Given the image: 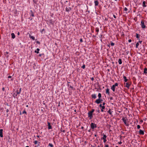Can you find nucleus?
<instances>
[{"label": "nucleus", "instance_id": "8fccbe9b", "mask_svg": "<svg viewBox=\"0 0 147 147\" xmlns=\"http://www.w3.org/2000/svg\"><path fill=\"white\" fill-rule=\"evenodd\" d=\"M102 35H100V37L101 38V40H102Z\"/></svg>", "mask_w": 147, "mask_h": 147}, {"label": "nucleus", "instance_id": "4c0bfd02", "mask_svg": "<svg viewBox=\"0 0 147 147\" xmlns=\"http://www.w3.org/2000/svg\"><path fill=\"white\" fill-rule=\"evenodd\" d=\"M44 30H45V29H42V30L40 31V32H41V33H42V32H43V31H44Z\"/></svg>", "mask_w": 147, "mask_h": 147}, {"label": "nucleus", "instance_id": "f8f14e48", "mask_svg": "<svg viewBox=\"0 0 147 147\" xmlns=\"http://www.w3.org/2000/svg\"><path fill=\"white\" fill-rule=\"evenodd\" d=\"M71 10V8L70 7H66V11H67L68 12L70 11Z\"/></svg>", "mask_w": 147, "mask_h": 147}, {"label": "nucleus", "instance_id": "a19ab883", "mask_svg": "<svg viewBox=\"0 0 147 147\" xmlns=\"http://www.w3.org/2000/svg\"><path fill=\"white\" fill-rule=\"evenodd\" d=\"M22 113L23 114H24V113H25V114H26V111H24L23 112H22Z\"/></svg>", "mask_w": 147, "mask_h": 147}, {"label": "nucleus", "instance_id": "f704fd0d", "mask_svg": "<svg viewBox=\"0 0 147 147\" xmlns=\"http://www.w3.org/2000/svg\"><path fill=\"white\" fill-rule=\"evenodd\" d=\"M31 12H32L31 14V16H32V17H34V14L33 12L32 11H31Z\"/></svg>", "mask_w": 147, "mask_h": 147}, {"label": "nucleus", "instance_id": "9d476101", "mask_svg": "<svg viewBox=\"0 0 147 147\" xmlns=\"http://www.w3.org/2000/svg\"><path fill=\"white\" fill-rule=\"evenodd\" d=\"M139 133L140 135H143L144 134V132L143 130L140 129L139 131Z\"/></svg>", "mask_w": 147, "mask_h": 147}, {"label": "nucleus", "instance_id": "680f3d73", "mask_svg": "<svg viewBox=\"0 0 147 147\" xmlns=\"http://www.w3.org/2000/svg\"><path fill=\"white\" fill-rule=\"evenodd\" d=\"M18 35H19V34H20L19 32H18Z\"/></svg>", "mask_w": 147, "mask_h": 147}, {"label": "nucleus", "instance_id": "0e129e2a", "mask_svg": "<svg viewBox=\"0 0 147 147\" xmlns=\"http://www.w3.org/2000/svg\"><path fill=\"white\" fill-rule=\"evenodd\" d=\"M70 87L71 88H73V87H72V86H70Z\"/></svg>", "mask_w": 147, "mask_h": 147}, {"label": "nucleus", "instance_id": "ea45409f", "mask_svg": "<svg viewBox=\"0 0 147 147\" xmlns=\"http://www.w3.org/2000/svg\"><path fill=\"white\" fill-rule=\"evenodd\" d=\"M85 65H83V66H82V68L83 69H84L85 68Z\"/></svg>", "mask_w": 147, "mask_h": 147}, {"label": "nucleus", "instance_id": "e433bc0d", "mask_svg": "<svg viewBox=\"0 0 147 147\" xmlns=\"http://www.w3.org/2000/svg\"><path fill=\"white\" fill-rule=\"evenodd\" d=\"M140 126L139 125H138L137 126V128L138 129H139L140 128Z\"/></svg>", "mask_w": 147, "mask_h": 147}, {"label": "nucleus", "instance_id": "37998d69", "mask_svg": "<svg viewBox=\"0 0 147 147\" xmlns=\"http://www.w3.org/2000/svg\"><path fill=\"white\" fill-rule=\"evenodd\" d=\"M131 42V39H130L128 40L129 42Z\"/></svg>", "mask_w": 147, "mask_h": 147}, {"label": "nucleus", "instance_id": "603ef678", "mask_svg": "<svg viewBox=\"0 0 147 147\" xmlns=\"http://www.w3.org/2000/svg\"><path fill=\"white\" fill-rule=\"evenodd\" d=\"M102 104H100L99 105V106H100V107L101 108V107H102Z\"/></svg>", "mask_w": 147, "mask_h": 147}, {"label": "nucleus", "instance_id": "de8ad7c7", "mask_svg": "<svg viewBox=\"0 0 147 147\" xmlns=\"http://www.w3.org/2000/svg\"><path fill=\"white\" fill-rule=\"evenodd\" d=\"M113 16L114 17V18H116V16L114 14L113 15Z\"/></svg>", "mask_w": 147, "mask_h": 147}, {"label": "nucleus", "instance_id": "58836bf2", "mask_svg": "<svg viewBox=\"0 0 147 147\" xmlns=\"http://www.w3.org/2000/svg\"><path fill=\"white\" fill-rule=\"evenodd\" d=\"M124 10L125 11H127V7H125L124 8Z\"/></svg>", "mask_w": 147, "mask_h": 147}, {"label": "nucleus", "instance_id": "bb28decb", "mask_svg": "<svg viewBox=\"0 0 147 147\" xmlns=\"http://www.w3.org/2000/svg\"><path fill=\"white\" fill-rule=\"evenodd\" d=\"M39 50L40 49H39L37 48L36 49V50L35 51V52L36 53H38Z\"/></svg>", "mask_w": 147, "mask_h": 147}, {"label": "nucleus", "instance_id": "dca6fc26", "mask_svg": "<svg viewBox=\"0 0 147 147\" xmlns=\"http://www.w3.org/2000/svg\"><path fill=\"white\" fill-rule=\"evenodd\" d=\"M109 91V88H107L106 90V93L108 95H109L110 94V92Z\"/></svg>", "mask_w": 147, "mask_h": 147}, {"label": "nucleus", "instance_id": "5fc2aeb1", "mask_svg": "<svg viewBox=\"0 0 147 147\" xmlns=\"http://www.w3.org/2000/svg\"><path fill=\"white\" fill-rule=\"evenodd\" d=\"M105 102H104L102 104V105H103V106H104L105 105Z\"/></svg>", "mask_w": 147, "mask_h": 147}, {"label": "nucleus", "instance_id": "20e7f679", "mask_svg": "<svg viewBox=\"0 0 147 147\" xmlns=\"http://www.w3.org/2000/svg\"><path fill=\"white\" fill-rule=\"evenodd\" d=\"M90 127L91 128L93 129L96 127V125L94 123H92L90 124Z\"/></svg>", "mask_w": 147, "mask_h": 147}, {"label": "nucleus", "instance_id": "864d4df0", "mask_svg": "<svg viewBox=\"0 0 147 147\" xmlns=\"http://www.w3.org/2000/svg\"><path fill=\"white\" fill-rule=\"evenodd\" d=\"M139 42L140 44H141L142 42V41H139Z\"/></svg>", "mask_w": 147, "mask_h": 147}, {"label": "nucleus", "instance_id": "cd10ccee", "mask_svg": "<svg viewBox=\"0 0 147 147\" xmlns=\"http://www.w3.org/2000/svg\"><path fill=\"white\" fill-rule=\"evenodd\" d=\"M98 98L101 99V94L100 93H98Z\"/></svg>", "mask_w": 147, "mask_h": 147}, {"label": "nucleus", "instance_id": "c9c22d12", "mask_svg": "<svg viewBox=\"0 0 147 147\" xmlns=\"http://www.w3.org/2000/svg\"><path fill=\"white\" fill-rule=\"evenodd\" d=\"M94 109H92L91 111H90L93 113L94 112Z\"/></svg>", "mask_w": 147, "mask_h": 147}, {"label": "nucleus", "instance_id": "412c9836", "mask_svg": "<svg viewBox=\"0 0 147 147\" xmlns=\"http://www.w3.org/2000/svg\"><path fill=\"white\" fill-rule=\"evenodd\" d=\"M29 37L33 40H35V37L33 36H31L30 34L29 35Z\"/></svg>", "mask_w": 147, "mask_h": 147}, {"label": "nucleus", "instance_id": "f03ea898", "mask_svg": "<svg viewBox=\"0 0 147 147\" xmlns=\"http://www.w3.org/2000/svg\"><path fill=\"white\" fill-rule=\"evenodd\" d=\"M122 120L124 122L125 124L127 126H128L129 125L128 121V119L126 118H122Z\"/></svg>", "mask_w": 147, "mask_h": 147}, {"label": "nucleus", "instance_id": "13d9d810", "mask_svg": "<svg viewBox=\"0 0 147 147\" xmlns=\"http://www.w3.org/2000/svg\"><path fill=\"white\" fill-rule=\"evenodd\" d=\"M8 111H9V110H8V109H7V110H6V112H7H7H8Z\"/></svg>", "mask_w": 147, "mask_h": 147}, {"label": "nucleus", "instance_id": "49530a36", "mask_svg": "<svg viewBox=\"0 0 147 147\" xmlns=\"http://www.w3.org/2000/svg\"><path fill=\"white\" fill-rule=\"evenodd\" d=\"M109 147V145L108 144H106L105 146V147Z\"/></svg>", "mask_w": 147, "mask_h": 147}, {"label": "nucleus", "instance_id": "393cba45", "mask_svg": "<svg viewBox=\"0 0 147 147\" xmlns=\"http://www.w3.org/2000/svg\"><path fill=\"white\" fill-rule=\"evenodd\" d=\"M144 73L145 74H147V68H144Z\"/></svg>", "mask_w": 147, "mask_h": 147}, {"label": "nucleus", "instance_id": "e2e57ef3", "mask_svg": "<svg viewBox=\"0 0 147 147\" xmlns=\"http://www.w3.org/2000/svg\"><path fill=\"white\" fill-rule=\"evenodd\" d=\"M25 147H29L28 146H26Z\"/></svg>", "mask_w": 147, "mask_h": 147}, {"label": "nucleus", "instance_id": "473e14b6", "mask_svg": "<svg viewBox=\"0 0 147 147\" xmlns=\"http://www.w3.org/2000/svg\"><path fill=\"white\" fill-rule=\"evenodd\" d=\"M33 143L35 144H37V143L38 141H37L35 140L34 142Z\"/></svg>", "mask_w": 147, "mask_h": 147}, {"label": "nucleus", "instance_id": "2f4dec72", "mask_svg": "<svg viewBox=\"0 0 147 147\" xmlns=\"http://www.w3.org/2000/svg\"><path fill=\"white\" fill-rule=\"evenodd\" d=\"M113 86H114L115 87L117 86H118V84L116 83L114 85H113Z\"/></svg>", "mask_w": 147, "mask_h": 147}, {"label": "nucleus", "instance_id": "774afa93", "mask_svg": "<svg viewBox=\"0 0 147 147\" xmlns=\"http://www.w3.org/2000/svg\"><path fill=\"white\" fill-rule=\"evenodd\" d=\"M115 147H119L118 146H115Z\"/></svg>", "mask_w": 147, "mask_h": 147}, {"label": "nucleus", "instance_id": "69168bd1", "mask_svg": "<svg viewBox=\"0 0 147 147\" xmlns=\"http://www.w3.org/2000/svg\"><path fill=\"white\" fill-rule=\"evenodd\" d=\"M13 79H11V81H13Z\"/></svg>", "mask_w": 147, "mask_h": 147}, {"label": "nucleus", "instance_id": "39448f33", "mask_svg": "<svg viewBox=\"0 0 147 147\" xmlns=\"http://www.w3.org/2000/svg\"><path fill=\"white\" fill-rule=\"evenodd\" d=\"M103 137L102 138V139L103 140V142L104 143H105L106 141V138L107 137V136L106 135L104 134H103Z\"/></svg>", "mask_w": 147, "mask_h": 147}, {"label": "nucleus", "instance_id": "f257e3e1", "mask_svg": "<svg viewBox=\"0 0 147 147\" xmlns=\"http://www.w3.org/2000/svg\"><path fill=\"white\" fill-rule=\"evenodd\" d=\"M21 91V88H20L19 90L18 89L16 91L13 93V96L15 98H18V95L20 94Z\"/></svg>", "mask_w": 147, "mask_h": 147}, {"label": "nucleus", "instance_id": "b1692460", "mask_svg": "<svg viewBox=\"0 0 147 147\" xmlns=\"http://www.w3.org/2000/svg\"><path fill=\"white\" fill-rule=\"evenodd\" d=\"M118 62L119 64H121L122 63V60L121 59H119L118 60Z\"/></svg>", "mask_w": 147, "mask_h": 147}, {"label": "nucleus", "instance_id": "0eeeda50", "mask_svg": "<svg viewBox=\"0 0 147 147\" xmlns=\"http://www.w3.org/2000/svg\"><path fill=\"white\" fill-rule=\"evenodd\" d=\"M102 101V99H100V98H98V99H96L95 100V103H96L97 104H99Z\"/></svg>", "mask_w": 147, "mask_h": 147}, {"label": "nucleus", "instance_id": "aec40b11", "mask_svg": "<svg viewBox=\"0 0 147 147\" xmlns=\"http://www.w3.org/2000/svg\"><path fill=\"white\" fill-rule=\"evenodd\" d=\"M11 38L13 39L15 37V35L14 34V33H12L11 34Z\"/></svg>", "mask_w": 147, "mask_h": 147}, {"label": "nucleus", "instance_id": "7c9ffc66", "mask_svg": "<svg viewBox=\"0 0 147 147\" xmlns=\"http://www.w3.org/2000/svg\"><path fill=\"white\" fill-rule=\"evenodd\" d=\"M139 42H137L136 44V48H137L139 46Z\"/></svg>", "mask_w": 147, "mask_h": 147}, {"label": "nucleus", "instance_id": "3c124183", "mask_svg": "<svg viewBox=\"0 0 147 147\" xmlns=\"http://www.w3.org/2000/svg\"><path fill=\"white\" fill-rule=\"evenodd\" d=\"M11 76H9L8 77V78H11Z\"/></svg>", "mask_w": 147, "mask_h": 147}, {"label": "nucleus", "instance_id": "1a4fd4ad", "mask_svg": "<svg viewBox=\"0 0 147 147\" xmlns=\"http://www.w3.org/2000/svg\"><path fill=\"white\" fill-rule=\"evenodd\" d=\"M47 22L49 23L50 24H53L54 23V21H53L52 19H49L47 20Z\"/></svg>", "mask_w": 147, "mask_h": 147}, {"label": "nucleus", "instance_id": "c03bdc74", "mask_svg": "<svg viewBox=\"0 0 147 147\" xmlns=\"http://www.w3.org/2000/svg\"><path fill=\"white\" fill-rule=\"evenodd\" d=\"M90 79L92 81H93L94 80V78L93 77H92V78H90Z\"/></svg>", "mask_w": 147, "mask_h": 147}, {"label": "nucleus", "instance_id": "338daca9", "mask_svg": "<svg viewBox=\"0 0 147 147\" xmlns=\"http://www.w3.org/2000/svg\"><path fill=\"white\" fill-rule=\"evenodd\" d=\"M96 136V135H95V136Z\"/></svg>", "mask_w": 147, "mask_h": 147}, {"label": "nucleus", "instance_id": "6ab92c4d", "mask_svg": "<svg viewBox=\"0 0 147 147\" xmlns=\"http://www.w3.org/2000/svg\"><path fill=\"white\" fill-rule=\"evenodd\" d=\"M95 5V6H97L98 4V1L96 0L94 1Z\"/></svg>", "mask_w": 147, "mask_h": 147}, {"label": "nucleus", "instance_id": "6e6552de", "mask_svg": "<svg viewBox=\"0 0 147 147\" xmlns=\"http://www.w3.org/2000/svg\"><path fill=\"white\" fill-rule=\"evenodd\" d=\"M131 84V82H127L126 83V85L125 86V87L127 88H129L130 85Z\"/></svg>", "mask_w": 147, "mask_h": 147}, {"label": "nucleus", "instance_id": "4468645a", "mask_svg": "<svg viewBox=\"0 0 147 147\" xmlns=\"http://www.w3.org/2000/svg\"><path fill=\"white\" fill-rule=\"evenodd\" d=\"M115 87L114 86H112L111 87V89L114 92L115 91Z\"/></svg>", "mask_w": 147, "mask_h": 147}, {"label": "nucleus", "instance_id": "4be33fe9", "mask_svg": "<svg viewBox=\"0 0 147 147\" xmlns=\"http://www.w3.org/2000/svg\"><path fill=\"white\" fill-rule=\"evenodd\" d=\"M142 3V6L143 7H146V2L145 1H143Z\"/></svg>", "mask_w": 147, "mask_h": 147}, {"label": "nucleus", "instance_id": "7ed1b4c3", "mask_svg": "<svg viewBox=\"0 0 147 147\" xmlns=\"http://www.w3.org/2000/svg\"><path fill=\"white\" fill-rule=\"evenodd\" d=\"M145 21L144 20H142L141 22V27L142 28H145L146 27V26L144 24Z\"/></svg>", "mask_w": 147, "mask_h": 147}, {"label": "nucleus", "instance_id": "72a5a7b5", "mask_svg": "<svg viewBox=\"0 0 147 147\" xmlns=\"http://www.w3.org/2000/svg\"><path fill=\"white\" fill-rule=\"evenodd\" d=\"M115 45V44L113 43V42H111V46H113Z\"/></svg>", "mask_w": 147, "mask_h": 147}, {"label": "nucleus", "instance_id": "423d86ee", "mask_svg": "<svg viewBox=\"0 0 147 147\" xmlns=\"http://www.w3.org/2000/svg\"><path fill=\"white\" fill-rule=\"evenodd\" d=\"M88 116L90 118V119H91L92 118V113L90 112V111L88 112Z\"/></svg>", "mask_w": 147, "mask_h": 147}, {"label": "nucleus", "instance_id": "c756f323", "mask_svg": "<svg viewBox=\"0 0 147 147\" xmlns=\"http://www.w3.org/2000/svg\"><path fill=\"white\" fill-rule=\"evenodd\" d=\"M136 38H140V36L139 35V34H138L137 33H136Z\"/></svg>", "mask_w": 147, "mask_h": 147}, {"label": "nucleus", "instance_id": "6e6d98bb", "mask_svg": "<svg viewBox=\"0 0 147 147\" xmlns=\"http://www.w3.org/2000/svg\"><path fill=\"white\" fill-rule=\"evenodd\" d=\"M36 42L38 44H39L40 43V42L38 41H37Z\"/></svg>", "mask_w": 147, "mask_h": 147}, {"label": "nucleus", "instance_id": "bf43d9fd", "mask_svg": "<svg viewBox=\"0 0 147 147\" xmlns=\"http://www.w3.org/2000/svg\"><path fill=\"white\" fill-rule=\"evenodd\" d=\"M26 107H28V105H27L26 106Z\"/></svg>", "mask_w": 147, "mask_h": 147}, {"label": "nucleus", "instance_id": "a878e982", "mask_svg": "<svg viewBox=\"0 0 147 147\" xmlns=\"http://www.w3.org/2000/svg\"><path fill=\"white\" fill-rule=\"evenodd\" d=\"M102 109H101V111L102 112H103L104 111V109H105V107L104 106H102L101 107Z\"/></svg>", "mask_w": 147, "mask_h": 147}, {"label": "nucleus", "instance_id": "4d7b16f0", "mask_svg": "<svg viewBox=\"0 0 147 147\" xmlns=\"http://www.w3.org/2000/svg\"><path fill=\"white\" fill-rule=\"evenodd\" d=\"M113 99V97H111L110 98V99L111 100H112Z\"/></svg>", "mask_w": 147, "mask_h": 147}, {"label": "nucleus", "instance_id": "052dcab7", "mask_svg": "<svg viewBox=\"0 0 147 147\" xmlns=\"http://www.w3.org/2000/svg\"><path fill=\"white\" fill-rule=\"evenodd\" d=\"M37 137H38V138L39 137V136H37Z\"/></svg>", "mask_w": 147, "mask_h": 147}, {"label": "nucleus", "instance_id": "09e8293b", "mask_svg": "<svg viewBox=\"0 0 147 147\" xmlns=\"http://www.w3.org/2000/svg\"><path fill=\"white\" fill-rule=\"evenodd\" d=\"M2 90L3 91H5V88L4 87H3L2 88Z\"/></svg>", "mask_w": 147, "mask_h": 147}, {"label": "nucleus", "instance_id": "a211bd4d", "mask_svg": "<svg viewBox=\"0 0 147 147\" xmlns=\"http://www.w3.org/2000/svg\"><path fill=\"white\" fill-rule=\"evenodd\" d=\"M107 112L110 115H112V113L113 112V111H111L110 109H109Z\"/></svg>", "mask_w": 147, "mask_h": 147}, {"label": "nucleus", "instance_id": "f3484780", "mask_svg": "<svg viewBox=\"0 0 147 147\" xmlns=\"http://www.w3.org/2000/svg\"><path fill=\"white\" fill-rule=\"evenodd\" d=\"M91 96L93 98L95 99L96 97V95L95 94H92Z\"/></svg>", "mask_w": 147, "mask_h": 147}, {"label": "nucleus", "instance_id": "c85d7f7f", "mask_svg": "<svg viewBox=\"0 0 147 147\" xmlns=\"http://www.w3.org/2000/svg\"><path fill=\"white\" fill-rule=\"evenodd\" d=\"M48 146L50 147H53V145L51 143H49L48 144Z\"/></svg>", "mask_w": 147, "mask_h": 147}, {"label": "nucleus", "instance_id": "79ce46f5", "mask_svg": "<svg viewBox=\"0 0 147 147\" xmlns=\"http://www.w3.org/2000/svg\"><path fill=\"white\" fill-rule=\"evenodd\" d=\"M118 143L119 144H121L122 143V142L121 141H120V142H118Z\"/></svg>", "mask_w": 147, "mask_h": 147}, {"label": "nucleus", "instance_id": "ddd939ff", "mask_svg": "<svg viewBox=\"0 0 147 147\" xmlns=\"http://www.w3.org/2000/svg\"><path fill=\"white\" fill-rule=\"evenodd\" d=\"M47 123H48V129H51L52 128V127H51V125H50V123L49 122H48Z\"/></svg>", "mask_w": 147, "mask_h": 147}, {"label": "nucleus", "instance_id": "2eb2a0df", "mask_svg": "<svg viewBox=\"0 0 147 147\" xmlns=\"http://www.w3.org/2000/svg\"><path fill=\"white\" fill-rule=\"evenodd\" d=\"M123 78L124 79V81L125 82H127L128 81V79H127L126 77L125 76H123Z\"/></svg>", "mask_w": 147, "mask_h": 147}, {"label": "nucleus", "instance_id": "9b49d317", "mask_svg": "<svg viewBox=\"0 0 147 147\" xmlns=\"http://www.w3.org/2000/svg\"><path fill=\"white\" fill-rule=\"evenodd\" d=\"M3 129H0V136L1 138L3 137Z\"/></svg>", "mask_w": 147, "mask_h": 147}, {"label": "nucleus", "instance_id": "5701e85b", "mask_svg": "<svg viewBox=\"0 0 147 147\" xmlns=\"http://www.w3.org/2000/svg\"><path fill=\"white\" fill-rule=\"evenodd\" d=\"M95 31L96 32H97L96 34V35H97L98 34V33L99 31V29L98 28H95Z\"/></svg>", "mask_w": 147, "mask_h": 147}, {"label": "nucleus", "instance_id": "a18cd8bd", "mask_svg": "<svg viewBox=\"0 0 147 147\" xmlns=\"http://www.w3.org/2000/svg\"><path fill=\"white\" fill-rule=\"evenodd\" d=\"M80 41L81 42H83L82 39V38L80 39Z\"/></svg>", "mask_w": 147, "mask_h": 147}]
</instances>
